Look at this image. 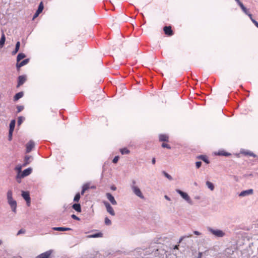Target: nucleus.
I'll return each mask as SVG.
<instances>
[{"label":"nucleus","instance_id":"10","mask_svg":"<svg viewBox=\"0 0 258 258\" xmlns=\"http://www.w3.org/2000/svg\"><path fill=\"white\" fill-rule=\"evenodd\" d=\"M106 197L108 201L111 203V204L113 205H116L117 202L115 200L114 197L109 192L106 194Z\"/></svg>","mask_w":258,"mask_h":258},{"label":"nucleus","instance_id":"60","mask_svg":"<svg viewBox=\"0 0 258 258\" xmlns=\"http://www.w3.org/2000/svg\"><path fill=\"white\" fill-rule=\"evenodd\" d=\"M197 199H199V198L198 197L196 198Z\"/></svg>","mask_w":258,"mask_h":258},{"label":"nucleus","instance_id":"54","mask_svg":"<svg viewBox=\"0 0 258 258\" xmlns=\"http://www.w3.org/2000/svg\"><path fill=\"white\" fill-rule=\"evenodd\" d=\"M90 99L92 101H95L96 99V98H94V96H90Z\"/></svg>","mask_w":258,"mask_h":258},{"label":"nucleus","instance_id":"5","mask_svg":"<svg viewBox=\"0 0 258 258\" xmlns=\"http://www.w3.org/2000/svg\"><path fill=\"white\" fill-rule=\"evenodd\" d=\"M8 203L10 206L12 211L16 213L17 211V202L13 198L7 199Z\"/></svg>","mask_w":258,"mask_h":258},{"label":"nucleus","instance_id":"17","mask_svg":"<svg viewBox=\"0 0 258 258\" xmlns=\"http://www.w3.org/2000/svg\"><path fill=\"white\" fill-rule=\"evenodd\" d=\"M241 153L245 155H249L250 156H252L253 157H256V155L255 154H254L253 153H252V152H251L250 151H247H247H241Z\"/></svg>","mask_w":258,"mask_h":258},{"label":"nucleus","instance_id":"36","mask_svg":"<svg viewBox=\"0 0 258 258\" xmlns=\"http://www.w3.org/2000/svg\"><path fill=\"white\" fill-rule=\"evenodd\" d=\"M105 224L106 225H110L111 224V221L110 219H109L107 217H106L105 218Z\"/></svg>","mask_w":258,"mask_h":258},{"label":"nucleus","instance_id":"4","mask_svg":"<svg viewBox=\"0 0 258 258\" xmlns=\"http://www.w3.org/2000/svg\"><path fill=\"white\" fill-rule=\"evenodd\" d=\"M32 172V169L31 168H28L26 169H25L21 173H18V174L17 175L16 178L17 180L18 179H21L22 178H24L27 176H28Z\"/></svg>","mask_w":258,"mask_h":258},{"label":"nucleus","instance_id":"31","mask_svg":"<svg viewBox=\"0 0 258 258\" xmlns=\"http://www.w3.org/2000/svg\"><path fill=\"white\" fill-rule=\"evenodd\" d=\"M120 152L122 155L127 154L130 153V151L125 148L120 149Z\"/></svg>","mask_w":258,"mask_h":258},{"label":"nucleus","instance_id":"25","mask_svg":"<svg viewBox=\"0 0 258 258\" xmlns=\"http://www.w3.org/2000/svg\"><path fill=\"white\" fill-rule=\"evenodd\" d=\"M26 57V55L23 53H20L18 54L17 57V61L19 62L21 59L24 58Z\"/></svg>","mask_w":258,"mask_h":258},{"label":"nucleus","instance_id":"42","mask_svg":"<svg viewBox=\"0 0 258 258\" xmlns=\"http://www.w3.org/2000/svg\"><path fill=\"white\" fill-rule=\"evenodd\" d=\"M21 168L22 167L19 165L17 166L15 169L18 171V173H21Z\"/></svg>","mask_w":258,"mask_h":258},{"label":"nucleus","instance_id":"20","mask_svg":"<svg viewBox=\"0 0 258 258\" xmlns=\"http://www.w3.org/2000/svg\"><path fill=\"white\" fill-rule=\"evenodd\" d=\"M206 184L208 188L210 189V190L213 191L214 189V185L211 182L209 181H207L206 182Z\"/></svg>","mask_w":258,"mask_h":258},{"label":"nucleus","instance_id":"29","mask_svg":"<svg viewBox=\"0 0 258 258\" xmlns=\"http://www.w3.org/2000/svg\"><path fill=\"white\" fill-rule=\"evenodd\" d=\"M101 236H102L101 233H95L94 234L88 235L87 237L88 238H97V237H101Z\"/></svg>","mask_w":258,"mask_h":258},{"label":"nucleus","instance_id":"34","mask_svg":"<svg viewBox=\"0 0 258 258\" xmlns=\"http://www.w3.org/2000/svg\"><path fill=\"white\" fill-rule=\"evenodd\" d=\"M240 8L246 15L249 13L248 10L244 7L243 5L241 6Z\"/></svg>","mask_w":258,"mask_h":258},{"label":"nucleus","instance_id":"37","mask_svg":"<svg viewBox=\"0 0 258 258\" xmlns=\"http://www.w3.org/2000/svg\"><path fill=\"white\" fill-rule=\"evenodd\" d=\"M82 188H84L85 189V190H88L89 188H90V184L89 183H85L84 184L83 186H82Z\"/></svg>","mask_w":258,"mask_h":258},{"label":"nucleus","instance_id":"15","mask_svg":"<svg viewBox=\"0 0 258 258\" xmlns=\"http://www.w3.org/2000/svg\"><path fill=\"white\" fill-rule=\"evenodd\" d=\"M26 78L25 76H20L18 77V87L23 85L26 81Z\"/></svg>","mask_w":258,"mask_h":258},{"label":"nucleus","instance_id":"32","mask_svg":"<svg viewBox=\"0 0 258 258\" xmlns=\"http://www.w3.org/2000/svg\"><path fill=\"white\" fill-rule=\"evenodd\" d=\"M25 120V118L23 116H19L18 119V125H20L23 121Z\"/></svg>","mask_w":258,"mask_h":258},{"label":"nucleus","instance_id":"13","mask_svg":"<svg viewBox=\"0 0 258 258\" xmlns=\"http://www.w3.org/2000/svg\"><path fill=\"white\" fill-rule=\"evenodd\" d=\"M29 61V58H26L20 62H17L16 64V67L17 69H20L21 67L27 64Z\"/></svg>","mask_w":258,"mask_h":258},{"label":"nucleus","instance_id":"30","mask_svg":"<svg viewBox=\"0 0 258 258\" xmlns=\"http://www.w3.org/2000/svg\"><path fill=\"white\" fill-rule=\"evenodd\" d=\"M43 8H44V7H43V3L41 2L39 4L38 8L36 12H38V13L40 14L42 12V11H43Z\"/></svg>","mask_w":258,"mask_h":258},{"label":"nucleus","instance_id":"33","mask_svg":"<svg viewBox=\"0 0 258 258\" xmlns=\"http://www.w3.org/2000/svg\"><path fill=\"white\" fill-rule=\"evenodd\" d=\"M80 194L77 193L74 197V201L76 202H78L80 200Z\"/></svg>","mask_w":258,"mask_h":258},{"label":"nucleus","instance_id":"23","mask_svg":"<svg viewBox=\"0 0 258 258\" xmlns=\"http://www.w3.org/2000/svg\"><path fill=\"white\" fill-rule=\"evenodd\" d=\"M23 95L24 94L23 92H20L17 93L14 97V100L17 101L19 100L23 96Z\"/></svg>","mask_w":258,"mask_h":258},{"label":"nucleus","instance_id":"24","mask_svg":"<svg viewBox=\"0 0 258 258\" xmlns=\"http://www.w3.org/2000/svg\"><path fill=\"white\" fill-rule=\"evenodd\" d=\"M216 154L218 155H219V156H229V155H230V153L226 152L225 151H224L223 150L218 151Z\"/></svg>","mask_w":258,"mask_h":258},{"label":"nucleus","instance_id":"9","mask_svg":"<svg viewBox=\"0 0 258 258\" xmlns=\"http://www.w3.org/2000/svg\"><path fill=\"white\" fill-rule=\"evenodd\" d=\"M52 253V250H49L37 256L35 258H49L51 253Z\"/></svg>","mask_w":258,"mask_h":258},{"label":"nucleus","instance_id":"46","mask_svg":"<svg viewBox=\"0 0 258 258\" xmlns=\"http://www.w3.org/2000/svg\"><path fill=\"white\" fill-rule=\"evenodd\" d=\"M39 14H40L39 13H38V12H36V13H35V14L33 16V20H34V19L37 18L39 16Z\"/></svg>","mask_w":258,"mask_h":258},{"label":"nucleus","instance_id":"53","mask_svg":"<svg viewBox=\"0 0 258 258\" xmlns=\"http://www.w3.org/2000/svg\"><path fill=\"white\" fill-rule=\"evenodd\" d=\"M202 255V252H199L197 258H201Z\"/></svg>","mask_w":258,"mask_h":258},{"label":"nucleus","instance_id":"56","mask_svg":"<svg viewBox=\"0 0 258 258\" xmlns=\"http://www.w3.org/2000/svg\"><path fill=\"white\" fill-rule=\"evenodd\" d=\"M254 24L257 28H258V22L257 21L254 22Z\"/></svg>","mask_w":258,"mask_h":258},{"label":"nucleus","instance_id":"45","mask_svg":"<svg viewBox=\"0 0 258 258\" xmlns=\"http://www.w3.org/2000/svg\"><path fill=\"white\" fill-rule=\"evenodd\" d=\"M72 218L75 220H80V218L79 217H78L76 215H74V214H73L72 216H71Z\"/></svg>","mask_w":258,"mask_h":258},{"label":"nucleus","instance_id":"51","mask_svg":"<svg viewBox=\"0 0 258 258\" xmlns=\"http://www.w3.org/2000/svg\"><path fill=\"white\" fill-rule=\"evenodd\" d=\"M23 232H23V230H22V229H21V230H20L18 231V233H17V235H19V234H21V233H23Z\"/></svg>","mask_w":258,"mask_h":258},{"label":"nucleus","instance_id":"18","mask_svg":"<svg viewBox=\"0 0 258 258\" xmlns=\"http://www.w3.org/2000/svg\"><path fill=\"white\" fill-rule=\"evenodd\" d=\"M6 41V37L4 33V32L2 33L1 38L0 39V47L2 48L4 44Z\"/></svg>","mask_w":258,"mask_h":258},{"label":"nucleus","instance_id":"57","mask_svg":"<svg viewBox=\"0 0 258 258\" xmlns=\"http://www.w3.org/2000/svg\"><path fill=\"white\" fill-rule=\"evenodd\" d=\"M178 247V245H175L174 247V249H177Z\"/></svg>","mask_w":258,"mask_h":258},{"label":"nucleus","instance_id":"3","mask_svg":"<svg viewBox=\"0 0 258 258\" xmlns=\"http://www.w3.org/2000/svg\"><path fill=\"white\" fill-rule=\"evenodd\" d=\"M177 193L180 195V196L189 204L192 205V202L186 192H183L182 190L177 189H176Z\"/></svg>","mask_w":258,"mask_h":258},{"label":"nucleus","instance_id":"14","mask_svg":"<svg viewBox=\"0 0 258 258\" xmlns=\"http://www.w3.org/2000/svg\"><path fill=\"white\" fill-rule=\"evenodd\" d=\"M163 30L165 34L168 36H171L173 34V32L170 26H165L164 27Z\"/></svg>","mask_w":258,"mask_h":258},{"label":"nucleus","instance_id":"47","mask_svg":"<svg viewBox=\"0 0 258 258\" xmlns=\"http://www.w3.org/2000/svg\"><path fill=\"white\" fill-rule=\"evenodd\" d=\"M236 3H237V4L239 6V7H240L241 6L243 5V4L240 1V0H235Z\"/></svg>","mask_w":258,"mask_h":258},{"label":"nucleus","instance_id":"11","mask_svg":"<svg viewBox=\"0 0 258 258\" xmlns=\"http://www.w3.org/2000/svg\"><path fill=\"white\" fill-rule=\"evenodd\" d=\"M253 190L252 189H249L241 191L239 194L240 197H246L249 195H251L253 194Z\"/></svg>","mask_w":258,"mask_h":258},{"label":"nucleus","instance_id":"28","mask_svg":"<svg viewBox=\"0 0 258 258\" xmlns=\"http://www.w3.org/2000/svg\"><path fill=\"white\" fill-rule=\"evenodd\" d=\"M31 158V156H26L24 159L25 163L24 164V166H26V165L28 164L30 162V159Z\"/></svg>","mask_w":258,"mask_h":258},{"label":"nucleus","instance_id":"59","mask_svg":"<svg viewBox=\"0 0 258 258\" xmlns=\"http://www.w3.org/2000/svg\"><path fill=\"white\" fill-rule=\"evenodd\" d=\"M91 188H95V187L94 186H91Z\"/></svg>","mask_w":258,"mask_h":258},{"label":"nucleus","instance_id":"43","mask_svg":"<svg viewBox=\"0 0 258 258\" xmlns=\"http://www.w3.org/2000/svg\"><path fill=\"white\" fill-rule=\"evenodd\" d=\"M191 236V235L189 234V235H186V236H182V237H181L179 239V242H181V241L184 238H186V237H189Z\"/></svg>","mask_w":258,"mask_h":258},{"label":"nucleus","instance_id":"2","mask_svg":"<svg viewBox=\"0 0 258 258\" xmlns=\"http://www.w3.org/2000/svg\"><path fill=\"white\" fill-rule=\"evenodd\" d=\"M208 230L212 234L217 237H223L225 235V233L223 231L220 229H214L211 227H209Z\"/></svg>","mask_w":258,"mask_h":258},{"label":"nucleus","instance_id":"1","mask_svg":"<svg viewBox=\"0 0 258 258\" xmlns=\"http://www.w3.org/2000/svg\"><path fill=\"white\" fill-rule=\"evenodd\" d=\"M131 187L133 193L136 196L138 197L141 199H145V197L140 188L138 186L136 185V181L135 180L132 181V184L131 185Z\"/></svg>","mask_w":258,"mask_h":258},{"label":"nucleus","instance_id":"50","mask_svg":"<svg viewBox=\"0 0 258 258\" xmlns=\"http://www.w3.org/2000/svg\"><path fill=\"white\" fill-rule=\"evenodd\" d=\"M155 163H156V159H155V158H153L152 159V163L153 164H155Z\"/></svg>","mask_w":258,"mask_h":258},{"label":"nucleus","instance_id":"41","mask_svg":"<svg viewBox=\"0 0 258 258\" xmlns=\"http://www.w3.org/2000/svg\"><path fill=\"white\" fill-rule=\"evenodd\" d=\"M118 159H119V157L118 156H115L112 160L113 163H117Z\"/></svg>","mask_w":258,"mask_h":258},{"label":"nucleus","instance_id":"26","mask_svg":"<svg viewBox=\"0 0 258 258\" xmlns=\"http://www.w3.org/2000/svg\"><path fill=\"white\" fill-rule=\"evenodd\" d=\"M198 158L201 160H202L204 162H206L207 164L209 163V161L207 158V157L205 155H200L198 157Z\"/></svg>","mask_w":258,"mask_h":258},{"label":"nucleus","instance_id":"44","mask_svg":"<svg viewBox=\"0 0 258 258\" xmlns=\"http://www.w3.org/2000/svg\"><path fill=\"white\" fill-rule=\"evenodd\" d=\"M201 165H202L201 162L198 161V162H196V166L197 168H199L201 167Z\"/></svg>","mask_w":258,"mask_h":258},{"label":"nucleus","instance_id":"22","mask_svg":"<svg viewBox=\"0 0 258 258\" xmlns=\"http://www.w3.org/2000/svg\"><path fill=\"white\" fill-rule=\"evenodd\" d=\"M73 208L76 210L78 212H81V208L80 204H74L73 206Z\"/></svg>","mask_w":258,"mask_h":258},{"label":"nucleus","instance_id":"40","mask_svg":"<svg viewBox=\"0 0 258 258\" xmlns=\"http://www.w3.org/2000/svg\"><path fill=\"white\" fill-rule=\"evenodd\" d=\"M247 15L249 17V18L250 19L251 21L254 24V22H255L256 21L252 18V15L250 13H249L248 14H247Z\"/></svg>","mask_w":258,"mask_h":258},{"label":"nucleus","instance_id":"35","mask_svg":"<svg viewBox=\"0 0 258 258\" xmlns=\"http://www.w3.org/2000/svg\"><path fill=\"white\" fill-rule=\"evenodd\" d=\"M162 173L164 175V176L169 180H171L172 179V176L167 173H166L165 171H163Z\"/></svg>","mask_w":258,"mask_h":258},{"label":"nucleus","instance_id":"49","mask_svg":"<svg viewBox=\"0 0 258 258\" xmlns=\"http://www.w3.org/2000/svg\"><path fill=\"white\" fill-rule=\"evenodd\" d=\"M164 198H165V199L166 200H168V201H170L171 200L170 198L169 197H168L167 195H165V196H164Z\"/></svg>","mask_w":258,"mask_h":258},{"label":"nucleus","instance_id":"8","mask_svg":"<svg viewBox=\"0 0 258 258\" xmlns=\"http://www.w3.org/2000/svg\"><path fill=\"white\" fill-rule=\"evenodd\" d=\"M22 197L23 199L26 201L27 205L28 206H30L31 199L30 197V195L28 191H22Z\"/></svg>","mask_w":258,"mask_h":258},{"label":"nucleus","instance_id":"38","mask_svg":"<svg viewBox=\"0 0 258 258\" xmlns=\"http://www.w3.org/2000/svg\"><path fill=\"white\" fill-rule=\"evenodd\" d=\"M162 147L163 148H167L168 149H171V147L170 146V145L167 144H166V143H163L162 144Z\"/></svg>","mask_w":258,"mask_h":258},{"label":"nucleus","instance_id":"27","mask_svg":"<svg viewBox=\"0 0 258 258\" xmlns=\"http://www.w3.org/2000/svg\"><path fill=\"white\" fill-rule=\"evenodd\" d=\"M13 198V191L12 189H9L7 192V199H10Z\"/></svg>","mask_w":258,"mask_h":258},{"label":"nucleus","instance_id":"58","mask_svg":"<svg viewBox=\"0 0 258 258\" xmlns=\"http://www.w3.org/2000/svg\"><path fill=\"white\" fill-rule=\"evenodd\" d=\"M3 243V241L2 240H0V245Z\"/></svg>","mask_w":258,"mask_h":258},{"label":"nucleus","instance_id":"48","mask_svg":"<svg viewBox=\"0 0 258 258\" xmlns=\"http://www.w3.org/2000/svg\"><path fill=\"white\" fill-rule=\"evenodd\" d=\"M194 233L197 235H200L201 233L198 231H194Z\"/></svg>","mask_w":258,"mask_h":258},{"label":"nucleus","instance_id":"39","mask_svg":"<svg viewBox=\"0 0 258 258\" xmlns=\"http://www.w3.org/2000/svg\"><path fill=\"white\" fill-rule=\"evenodd\" d=\"M17 112H20L24 109V106H18L17 107Z\"/></svg>","mask_w":258,"mask_h":258},{"label":"nucleus","instance_id":"52","mask_svg":"<svg viewBox=\"0 0 258 258\" xmlns=\"http://www.w3.org/2000/svg\"><path fill=\"white\" fill-rule=\"evenodd\" d=\"M111 189L112 190H115L116 189V187L115 186H112L111 187Z\"/></svg>","mask_w":258,"mask_h":258},{"label":"nucleus","instance_id":"19","mask_svg":"<svg viewBox=\"0 0 258 258\" xmlns=\"http://www.w3.org/2000/svg\"><path fill=\"white\" fill-rule=\"evenodd\" d=\"M20 46V42L19 41H18L16 44L15 50H13L12 52V55H15L18 52V51L19 50Z\"/></svg>","mask_w":258,"mask_h":258},{"label":"nucleus","instance_id":"6","mask_svg":"<svg viewBox=\"0 0 258 258\" xmlns=\"http://www.w3.org/2000/svg\"><path fill=\"white\" fill-rule=\"evenodd\" d=\"M103 203L104 205L107 212L111 216H114L115 214V212L110 204L106 201H104Z\"/></svg>","mask_w":258,"mask_h":258},{"label":"nucleus","instance_id":"12","mask_svg":"<svg viewBox=\"0 0 258 258\" xmlns=\"http://www.w3.org/2000/svg\"><path fill=\"white\" fill-rule=\"evenodd\" d=\"M34 147V143L32 141H30L26 145V153H29L31 151Z\"/></svg>","mask_w":258,"mask_h":258},{"label":"nucleus","instance_id":"21","mask_svg":"<svg viewBox=\"0 0 258 258\" xmlns=\"http://www.w3.org/2000/svg\"><path fill=\"white\" fill-rule=\"evenodd\" d=\"M168 136L166 135H159V140L160 141H168Z\"/></svg>","mask_w":258,"mask_h":258},{"label":"nucleus","instance_id":"16","mask_svg":"<svg viewBox=\"0 0 258 258\" xmlns=\"http://www.w3.org/2000/svg\"><path fill=\"white\" fill-rule=\"evenodd\" d=\"M53 230L59 231H69L71 230L70 228L67 227H53L52 228Z\"/></svg>","mask_w":258,"mask_h":258},{"label":"nucleus","instance_id":"7","mask_svg":"<svg viewBox=\"0 0 258 258\" xmlns=\"http://www.w3.org/2000/svg\"><path fill=\"white\" fill-rule=\"evenodd\" d=\"M16 121L15 119H13L11 121L10 123V130L9 133V140L11 141L12 139L13 132L14 131Z\"/></svg>","mask_w":258,"mask_h":258},{"label":"nucleus","instance_id":"55","mask_svg":"<svg viewBox=\"0 0 258 258\" xmlns=\"http://www.w3.org/2000/svg\"><path fill=\"white\" fill-rule=\"evenodd\" d=\"M85 191H86V190H85V189L82 188V191L81 192V195H84V194L85 193Z\"/></svg>","mask_w":258,"mask_h":258}]
</instances>
